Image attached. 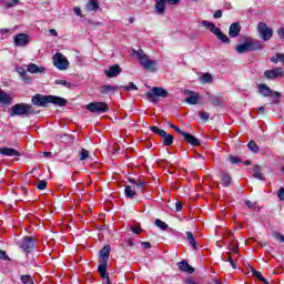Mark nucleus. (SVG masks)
<instances>
[{
  "label": "nucleus",
  "mask_w": 284,
  "mask_h": 284,
  "mask_svg": "<svg viewBox=\"0 0 284 284\" xmlns=\"http://www.w3.org/2000/svg\"><path fill=\"white\" fill-rule=\"evenodd\" d=\"M32 105H38V108H47L48 103H52L58 108H63L68 105V100L57 95H43V94H36L31 99Z\"/></svg>",
  "instance_id": "f257e3e1"
},
{
  "label": "nucleus",
  "mask_w": 284,
  "mask_h": 284,
  "mask_svg": "<svg viewBox=\"0 0 284 284\" xmlns=\"http://www.w3.org/2000/svg\"><path fill=\"white\" fill-rule=\"evenodd\" d=\"M265 45L261 41L246 37L244 42L235 47L237 54H245L247 52H256V50H264Z\"/></svg>",
  "instance_id": "f03ea898"
},
{
  "label": "nucleus",
  "mask_w": 284,
  "mask_h": 284,
  "mask_svg": "<svg viewBox=\"0 0 284 284\" xmlns=\"http://www.w3.org/2000/svg\"><path fill=\"white\" fill-rule=\"evenodd\" d=\"M29 114H36L34 106L26 103H18L11 106L10 116H28Z\"/></svg>",
  "instance_id": "7ed1b4c3"
},
{
  "label": "nucleus",
  "mask_w": 284,
  "mask_h": 284,
  "mask_svg": "<svg viewBox=\"0 0 284 284\" xmlns=\"http://www.w3.org/2000/svg\"><path fill=\"white\" fill-rule=\"evenodd\" d=\"M202 26L206 29L210 30V32H212V34H215V37L222 42V43H231L230 38H227V36L225 33H223V31L216 27V24H214L211 21L207 20H203L202 21Z\"/></svg>",
  "instance_id": "20e7f679"
},
{
  "label": "nucleus",
  "mask_w": 284,
  "mask_h": 284,
  "mask_svg": "<svg viewBox=\"0 0 284 284\" xmlns=\"http://www.w3.org/2000/svg\"><path fill=\"white\" fill-rule=\"evenodd\" d=\"M168 97H170V93L161 87H154L151 91L146 92V99L150 103H158L159 98L168 99Z\"/></svg>",
  "instance_id": "39448f33"
},
{
  "label": "nucleus",
  "mask_w": 284,
  "mask_h": 284,
  "mask_svg": "<svg viewBox=\"0 0 284 284\" xmlns=\"http://www.w3.org/2000/svg\"><path fill=\"white\" fill-rule=\"evenodd\" d=\"M258 92L262 94V97H271L274 99L272 101L273 105H278L281 103V92L278 91H273L267 84L262 83L258 85Z\"/></svg>",
  "instance_id": "423d86ee"
},
{
  "label": "nucleus",
  "mask_w": 284,
  "mask_h": 284,
  "mask_svg": "<svg viewBox=\"0 0 284 284\" xmlns=\"http://www.w3.org/2000/svg\"><path fill=\"white\" fill-rule=\"evenodd\" d=\"M87 110L93 114H105L110 112V106L105 102H91L87 105Z\"/></svg>",
  "instance_id": "0eeeda50"
},
{
  "label": "nucleus",
  "mask_w": 284,
  "mask_h": 284,
  "mask_svg": "<svg viewBox=\"0 0 284 284\" xmlns=\"http://www.w3.org/2000/svg\"><path fill=\"white\" fill-rule=\"evenodd\" d=\"M257 33L260 34V39H262V41H270V39L274 37V30L267 27L265 22H260L257 24Z\"/></svg>",
  "instance_id": "6e6552de"
},
{
  "label": "nucleus",
  "mask_w": 284,
  "mask_h": 284,
  "mask_svg": "<svg viewBox=\"0 0 284 284\" xmlns=\"http://www.w3.org/2000/svg\"><path fill=\"white\" fill-rule=\"evenodd\" d=\"M53 65L58 70H68L70 68V61H68V58L63 53L58 52L53 55Z\"/></svg>",
  "instance_id": "1a4fd4ad"
},
{
  "label": "nucleus",
  "mask_w": 284,
  "mask_h": 284,
  "mask_svg": "<svg viewBox=\"0 0 284 284\" xmlns=\"http://www.w3.org/2000/svg\"><path fill=\"white\" fill-rule=\"evenodd\" d=\"M20 250L27 252V254H30L32 250H34V237L32 236H24L20 242Z\"/></svg>",
  "instance_id": "9d476101"
},
{
  "label": "nucleus",
  "mask_w": 284,
  "mask_h": 284,
  "mask_svg": "<svg viewBox=\"0 0 284 284\" xmlns=\"http://www.w3.org/2000/svg\"><path fill=\"white\" fill-rule=\"evenodd\" d=\"M184 94L187 97L185 103H189V105H199V102L201 101V94H199V92L184 90Z\"/></svg>",
  "instance_id": "9b49d317"
},
{
  "label": "nucleus",
  "mask_w": 284,
  "mask_h": 284,
  "mask_svg": "<svg viewBox=\"0 0 284 284\" xmlns=\"http://www.w3.org/2000/svg\"><path fill=\"white\" fill-rule=\"evenodd\" d=\"M13 43L17 48H26L30 43V36L27 33H18L13 38Z\"/></svg>",
  "instance_id": "f8f14e48"
},
{
  "label": "nucleus",
  "mask_w": 284,
  "mask_h": 284,
  "mask_svg": "<svg viewBox=\"0 0 284 284\" xmlns=\"http://www.w3.org/2000/svg\"><path fill=\"white\" fill-rule=\"evenodd\" d=\"M283 74H284L283 68H280V67H276V68L271 69V70H266L264 72L265 79H270V80L278 79V78L283 77Z\"/></svg>",
  "instance_id": "ddd939ff"
},
{
  "label": "nucleus",
  "mask_w": 284,
  "mask_h": 284,
  "mask_svg": "<svg viewBox=\"0 0 284 284\" xmlns=\"http://www.w3.org/2000/svg\"><path fill=\"white\" fill-rule=\"evenodd\" d=\"M123 70L121 69V67L119 64H113L109 68V70L104 71V74L109 78V79H114L115 77H119V74H121Z\"/></svg>",
  "instance_id": "4468645a"
},
{
  "label": "nucleus",
  "mask_w": 284,
  "mask_h": 284,
  "mask_svg": "<svg viewBox=\"0 0 284 284\" xmlns=\"http://www.w3.org/2000/svg\"><path fill=\"white\" fill-rule=\"evenodd\" d=\"M27 71H29L30 74H45L48 69H45V67H39L36 63H29L27 65Z\"/></svg>",
  "instance_id": "2eb2a0df"
},
{
  "label": "nucleus",
  "mask_w": 284,
  "mask_h": 284,
  "mask_svg": "<svg viewBox=\"0 0 284 284\" xmlns=\"http://www.w3.org/2000/svg\"><path fill=\"white\" fill-rule=\"evenodd\" d=\"M241 34V23L234 22L229 28V37L231 39H236Z\"/></svg>",
  "instance_id": "dca6fc26"
},
{
  "label": "nucleus",
  "mask_w": 284,
  "mask_h": 284,
  "mask_svg": "<svg viewBox=\"0 0 284 284\" xmlns=\"http://www.w3.org/2000/svg\"><path fill=\"white\" fill-rule=\"evenodd\" d=\"M154 1H155L154 12L155 14H159L160 17H162V14H165V10H168V8L165 7L168 3L165 2V0H154Z\"/></svg>",
  "instance_id": "f3484780"
},
{
  "label": "nucleus",
  "mask_w": 284,
  "mask_h": 284,
  "mask_svg": "<svg viewBox=\"0 0 284 284\" xmlns=\"http://www.w3.org/2000/svg\"><path fill=\"white\" fill-rule=\"evenodd\" d=\"M178 267L180 272H185L186 274H194V267L187 263V261L183 260L178 263Z\"/></svg>",
  "instance_id": "a211bd4d"
},
{
  "label": "nucleus",
  "mask_w": 284,
  "mask_h": 284,
  "mask_svg": "<svg viewBox=\"0 0 284 284\" xmlns=\"http://www.w3.org/2000/svg\"><path fill=\"white\" fill-rule=\"evenodd\" d=\"M111 251H112V246H110V244H105L100 251V261L109 262Z\"/></svg>",
  "instance_id": "6ab92c4d"
},
{
  "label": "nucleus",
  "mask_w": 284,
  "mask_h": 284,
  "mask_svg": "<svg viewBox=\"0 0 284 284\" xmlns=\"http://www.w3.org/2000/svg\"><path fill=\"white\" fill-rule=\"evenodd\" d=\"M141 65L144 68V70H149L150 72L156 71V60L146 58L144 61H142Z\"/></svg>",
  "instance_id": "aec40b11"
},
{
  "label": "nucleus",
  "mask_w": 284,
  "mask_h": 284,
  "mask_svg": "<svg viewBox=\"0 0 284 284\" xmlns=\"http://www.w3.org/2000/svg\"><path fill=\"white\" fill-rule=\"evenodd\" d=\"M0 154L2 156H21V153L13 148H1Z\"/></svg>",
  "instance_id": "412c9836"
},
{
  "label": "nucleus",
  "mask_w": 284,
  "mask_h": 284,
  "mask_svg": "<svg viewBox=\"0 0 284 284\" xmlns=\"http://www.w3.org/2000/svg\"><path fill=\"white\" fill-rule=\"evenodd\" d=\"M220 179L224 187H230L232 185V175H230V173L221 171Z\"/></svg>",
  "instance_id": "4be33fe9"
},
{
  "label": "nucleus",
  "mask_w": 284,
  "mask_h": 284,
  "mask_svg": "<svg viewBox=\"0 0 284 284\" xmlns=\"http://www.w3.org/2000/svg\"><path fill=\"white\" fill-rule=\"evenodd\" d=\"M160 136L163 139V145L170 146L174 143V136L165 131H160Z\"/></svg>",
  "instance_id": "5701e85b"
},
{
  "label": "nucleus",
  "mask_w": 284,
  "mask_h": 284,
  "mask_svg": "<svg viewBox=\"0 0 284 284\" xmlns=\"http://www.w3.org/2000/svg\"><path fill=\"white\" fill-rule=\"evenodd\" d=\"M0 103L2 105H10L12 103V97L8 92L0 90Z\"/></svg>",
  "instance_id": "b1692460"
},
{
  "label": "nucleus",
  "mask_w": 284,
  "mask_h": 284,
  "mask_svg": "<svg viewBox=\"0 0 284 284\" xmlns=\"http://www.w3.org/2000/svg\"><path fill=\"white\" fill-rule=\"evenodd\" d=\"M129 183H132V185L138 187V190H140V192H143V187H145V185H146L145 180L134 179V178H130Z\"/></svg>",
  "instance_id": "393cba45"
},
{
  "label": "nucleus",
  "mask_w": 284,
  "mask_h": 284,
  "mask_svg": "<svg viewBox=\"0 0 284 284\" xmlns=\"http://www.w3.org/2000/svg\"><path fill=\"white\" fill-rule=\"evenodd\" d=\"M183 136L186 142L190 143L193 148H196V145H201V141L196 139V136L190 134V133H183Z\"/></svg>",
  "instance_id": "a878e982"
},
{
  "label": "nucleus",
  "mask_w": 284,
  "mask_h": 284,
  "mask_svg": "<svg viewBox=\"0 0 284 284\" xmlns=\"http://www.w3.org/2000/svg\"><path fill=\"white\" fill-rule=\"evenodd\" d=\"M253 178L257 179L258 181H265V175L261 172L260 165L253 166Z\"/></svg>",
  "instance_id": "bb28decb"
},
{
  "label": "nucleus",
  "mask_w": 284,
  "mask_h": 284,
  "mask_svg": "<svg viewBox=\"0 0 284 284\" xmlns=\"http://www.w3.org/2000/svg\"><path fill=\"white\" fill-rule=\"evenodd\" d=\"M119 90V87H112L110 84H105L101 87L100 92L101 94H110V92H116Z\"/></svg>",
  "instance_id": "cd10ccee"
},
{
  "label": "nucleus",
  "mask_w": 284,
  "mask_h": 284,
  "mask_svg": "<svg viewBox=\"0 0 284 284\" xmlns=\"http://www.w3.org/2000/svg\"><path fill=\"white\" fill-rule=\"evenodd\" d=\"M250 270L253 274V276H256L258 281H261L263 284H270V282L261 274V272L256 271L254 267L250 266Z\"/></svg>",
  "instance_id": "c85d7f7f"
},
{
  "label": "nucleus",
  "mask_w": 284,
  "mask_h": 284,
  "mask_svg": "<svg viewBox=\"0 0 284 284\" xmlns=\"http://www.w3.org/2000/svg\"><path fill=\"white\" fill-rule=\"evenodd\" d=\"M214 81V77L211 73H203L200 78V83L210 84Z\"/></svg>",
  "instance_id": "c756f323"
},
{
  "label": "nucleus",
  "mask_w": 284,
  "mask_h": 284,
  "mask_svg": "<svg viewBox=\"0 0 284 284\" xmlns=\"http://www.w3.org/2000/svg\"><path fill=\"white\" fill-rule=\"evenodd\" d=\"M87 10L89 12H97L99 10V2L97 0H91L87 3Z\"/></svg>",
  "instance_id": "7c9ffc66"
},
{
  "label": "nucleus",
  "mask_w": 284,
  "mask_h": 284,
  "mask_svg": "<svg viewBox=\"0 0 284 284\" xmlns=\"http://www.w3.org/2000/svg\"><path fill=\"white\" fill-rule=\"evenodd\" d=\"M186 239L190 245H192L193 250H199V246H196V239H194V234L192 232H186Z\"/></svg>",
  "instance_id": "2f4dec72"
},
{
  "label": "nucleus",
  "mask_w": 284,
  "mask_h": 284,
  "mask_svg": "<svg viewBox=\"0 0 284 284\" xmlns=\"http://www.w3.org/2000/svg\"><path fill=\"white\" fill-rule=\"evenodd\" d=\"M209 94V101L211 103V105H214L215 108H217L219 105H221V98L214 94Z\"/></svg>",
  "instance_id": "473e14b6"
},
{
  "label": "nucleus",
  "mask_w": 284,
  "mask_h": 284,
  "mask_svg": "<svg viewBox=\"0 0 284 284\" xmlns=\"http://www.w3.org/2000/svg\"><path fill=\"white\" fill-rule=\"evenodd\" d=\"M133 54H135L140 61V64L143 63V61H145L148 59V55L145 54V52L140 49L139 51L133 50Z\"/></svg>",
  "instance_id": "72a5a7b5"
},
{
  "label": "nucleus",
  "mask_w": 284,
  "mask_h": 284,
  "mask_svg": "<svg viewBox=\"0 0 284 284\" xmlns=\"http://www.w3.org/2000/svg\"><path fill=\"white\" fill-rule=\"evenodd\" d=\"M124 194L126 199H134V196H136V191L133 190L130 185H126L124 189Z\"/></svg>",
  "instance_id": "f704fd0d"
},
{
  "label": "nucleus",
  "mask_w": 284,
  "mask_h": 284,
  "mask_svg": "<svg viewBox=\"0 0 284 284\" xmlns=\"http://www.w3.org/2000/svg\"><path fill=\"white\" fill-rule=\"evenodd\" d=\"M1 2L8 9L14 8V6H19V0H1Z\"/></svg>",
  "instance_id": "c9c22d12"
},
{
  "label": "nucleus",
  "mask_w": 284,
  "mask_h": 284,
  "mask_svg": "<svg viewBox=\"0 0 284 284\" xmlns=\"http://www.w3.org/2000/svg\"><path fill=\"white\" fill-rule=\"evenodd\" d=\"M79 161H85V159L90 158V152H88V150L85 149H81L79 152Z\"/></svg>",
  "instance_id": "e433bc0d"
},
{
  "label": "nucleus",
  "mask_w": 284,
  "mask_h": 284,
  "mask_svg": "<svg viewBox=\"0 0 284 284\" xmlns=\"http://www.w3.org/2000/svg\"><path fill=\"white\" fill-rule=\"evenodd\" d=\"M247 148L251 150V152H254V154L258 153V144H256V142L250 141L247 143Z\"/></svg>",
  "instance_id": "4c0bfd02"
},
{
  "label": "nucleus",
  "mask_w": 284,
  "mask_h": 284,
  "mask_svg": "<svg viewBox=\"0 0 284 284\" xmlns=\"http://www.w3.org/2000/svg\"><path fill=\"white\" fill-rule=\"evenodd\" d=\"M98 272L100 274H103V272H108V262L100 261V264L98 266Z\"/></svg>",
  "instance_id": "58836bf2"
},
{
  "label": "nucleus",
  "mask_w": 284,
  "mask_h": 284,
  "mask_svg": "<svg viewBox=\"0 0 284 284\" xmlns=\"http://www.w3.org/2000/svg\"><path fill=\"white\" fill-rule=\"evenodd\" d=\"M20 281L23 284H34V280H32V276L30 275H22Z\"/></svg>",
  "instance_id": "ea45409f"
},
{
  "label": "nucleus",
  "mask_w": 284,
  "mask_h": 284,
  "mask_svg": "<svg viewBox=\"0 0 284 284\" xmlns=\"http://www.w3.org/2000/svg\"><path fill=\"white\" fill-rule=\"evenodd\" d=\"M155 225H156V227H160V230H164V231L170 227L165 222H163L159 219L155 220Z\"/></svg>",
  "instance_id": "a19ab883"
},
{
  "label": "nucleus",
  "mask_w": 284,
  "mask_h": 284,
  "mask_svg": "<svg viewBox=\"0 0 284 284\" xmlns=\"http://www.w3.org/2000/svg\"><path fill=\"white\" fill-rule=\"evenodd\" d=\"M121 88H123L125 92H130L132 90H139V88L136 87V84H134V82H130L129 85H122Z\"/></svg>",
  "instance_id": "79ce46f5"
},
{
  "label": "nucleus",
  "mask_w": 284,
  "mask_h": 284,
  "mask_svg": "<svg viewBox=\"0 0 284 284\" xmlns=\"http://www.w3.org/2000/svg\"><path fill=\"white\" fill-rule=\"evenodd\" d=\"M199 116L201 121H204V122L210 120V113H207L206 111H199Z\"/></svg>",
  "instance_id": "37998d69"
},
{
  "label": "nucleus",
  "mask_w": 284,
  "mask_h": 284,
  "mask_svg": "<svg viewBox=\"0 0 284 284\" xmlns=\"http://www.w3.org/2000/svg\"><path fill=\"white\" fill-rule=\"evenodd\" d=\"M37 190H45L48 187V182L44 180H41L36 185Z\"/></svg>",
  "instance_id": "c03bdc74"
},
{
  "label": "nucleus",
  "mask_w": 284,
  "mask_h": 284,
  "mask_svg": "<svg viewBox=\"0 0 284 284\" xmlns=\"http://www.w3.org/2000/svg\"><path fill=\"white\" fill-rule=\"evenodd\" d=\"M55 85H64V88H72V83L65 80H55Z\"/></svg>",
  "instance_id": "a18cd8bd"
},
{
  "label": "nucleus",
  "mask_w": 284,
  "mask_h": 284,
  "mask_svg": "<svg viewBox=\"0 0 284 284\" xmlns=\"http://www.w3.org/2000/svg\"><path fill=\"white\" fill-rule=\"evenodd\" d=\"M229 160L233 165H239V163H241V159H239V156L231 155L229 156Z\"/></svg>",
  "instance_id": "49530a36"
},
{
  "label": "nucleus",
  "mask_w": 284,
  "mask_h": 284,
  "mask_svg": "<svg viewBox=\"0 0 284 284\" xmlns=\"http://www.w3.org/2000/svg\"><path fill=\"white\" fill-rule=\"evenodd\" d=\"M273 236H274V239L280 241V243H284V235L283 234H281L278 232H275V233H273Z\"/></svg>",
  "instance_id": "de8ad7c7"
},
{
  "label": "nucleus",
  "mask_w": 284,
  "mask_h": 284,
  "mask_svg": "<svg viewBox=\"0 0 284 284\" xmlns=\"http://www.w3.org/2000/svg\"><path fill=\"white\" fill-rule=\"evenodd\" d=\"M16 71L18 74H20L21 78L28 73L23 67H17Z\"/></svg>",
  "instance_id": "09e8293b"
},
{
  "label": "nucleus",
  "mask_w": 284,
  "mask_h": 284,
  "mask_svg": "<svg viewBox=\"0 0 284 284\" xmlns=\"http://www.w3.org/2000/svg\"><path fill=\"white\" fill-rule=\"evenodd\" d=\"M0 258H1V261H10L8 253H6V251H3V250H0Z\"/></svg>",
  "instance_id": "8fccbe9b"
},
{
  "label": "nucleus",
  "mask_w": 284,
  "mask_h": 284,
  "mask_svg": "<svg viewBox=\"0 0 284 284\" xmlns=\"http://www.w3.org/2000/svg\"><path fill=\"white\" fill-rule=\"evenodd\" d=\"M168 6H179L181 3V0H164Z\"/></svg>",
  "instance_id": "3c124183"
},
{
  "label": "nucleus",
  "mask_w": 284,
  "mask_h": 284,
  "mask_svg": "<svg viewBox=\"0 0 284 284\" xmlns=\"http://www.w3.org/2000/svg\"><path fill=\"white\" fill-rule=\"evenodd\" d=\"M223 261H229V263L232 265L233 270H236V263L234 262V260L232 258V256L229 255V260H226L225 257H223Z\"/></svg>",
  "instance_id": "603ef678"
},
{
  "label": "nucleus",
  "mask_w": 284,
  "mask_h": 284,
  "mask_svg": "<svg viewBox=\"0 0 284 284\" xmlns=\"http://www.w3.org/2000/svg\"><path fill=\"white\" fill-rule=\"evenodd\" d=\"M151 132H154L160 136V132H163V129H159L158 126H150Z\"/></svg>",
  "instance_id": "864d4df0"
},
{
  "label": "nucleus",
  "mask_w": 284,
  "mask_h": 284,
  "mask_svg": "<svg viewBox=\"0 0 284 284\" xmlns=\"http://www.w3.org/2000/svg\"><path fill=\"white\" fill-rule=\"evenodd\" d=\"M280 201H284V187H281L277 193Z\"/></svg>",
  "instance_id": "5fc2aeb1"
},
{
  "label": "nucleus",
  "mask_w": 284,
  "mask_h": 284,
  "mask_svg": "<svg viewBox=\"0 0 284 284\" xmlns=\"http://www.w3.org/2000/svg\"><path fill=\"white\" fill-rule=\"evenodd\" d=\"M223 17V11L222 10H216L213 14L214 19H221Z\"/></svg>",
  "instance_id": "6e6d98bb"
},
{
  "label": "nucleus",
  "mask_w": 284,
  "mask_h": 284,
  "mask_svg": "<svg viewBox=\"0 0 284 284\" xmlns=\"http://www.w3.org/2000/svg\"><path fill=\"white\" fill-rule=\"evenodd\" d=\"M21 79L24 81V83H32V78H30V75H28V73L26 75H23Z\"/></svg>",
  "instance_id": "4d7b16f0"
},
{
  "label": "nucleus",
  "mask_w": 284,
  "mask_h": 284,
  "mask_svg": "<svg viewBox=\"0 0 284 284\" xmlns=\"http://www.w3.org/2000/svg\"><path fill=\"white\" fill-rule=\"evenodd\" d=\"M101 278H105L106 283L110 281V275L108 274V271H104L103 273H100Z\"/></svg>",
  "instance_id": "13d9d810"
},
{
  "label": "nucleus",
  "mask_w": 284,
  "mask_h": 284,
  "mask_svg": "<svg viewBox=\"0 0 284 284\" xmlns=\"http://www.w3.org/2000/svg\"><path fill=\"white\" fill-rule=\"evenodd\" d=\"M277 34H278L280 39H284V28L283 27L277 29Z\"/></svg>",
  "instance_id": "bf43d9fd"
},
{
  "label": "nucleus",
  "mask_w": 284,
  "mask_h": 284,
  "mask_svg": "<svg viewBox=\"0 0 284 284\" xmlns=\"http://www.w3.org/2000/svg\"><path fill=\"white\" fill-rule=\"evenodd\" d=\"M175 210H176V212H181V210H183V203L176 202L175 203Z\"/></svg>",
  "instance_id": "052dcab7"
},
{
  "label": "nucleus",
  "mask_w": 284,
  "mask_h": 284,
  "mask_svg": "<svg viewBox=\"0 0 284 284\" xmlns=\"http://www.w3.org/2000/svg\"><path fill=\"white\" fill-rule=\"evenodd\" d=\"M142 247H144V250H150V247H152V244H150V242H141Z\"/></svg>",
  "instance_id": "680f3d73"
},
{
  "label": "nucleus",
  "mask_w": 284,
  "mask_h": 284,
  "mask_svg": "<svg viewBox=\"0 0 284 284\" xmlns=\"http://www.w3.org/2000/svg\"><path fill=\"white\" fill-rule=\"evenodd\" d=\"M131 232H133V234H141V229L136 226H132Z\"/></svg>",
  "instance_id": "e2e57ef3"
},
{
  "label": "nucleus",
  "mask_w": 284,
  "mask_h": 284,
  "mask_svg": "<svg viewBox=\"0 0 284 284\" xmlns=\"http://www.w3.org/2000/svg\"><path fill=\"white\" fill-rule=\"evenodd\" d=\"M73 12L77 17H81V8L79 7L73 8Z\"/></svg>",
  "instance_id": "0e129e2a"
},
{
  "label": "nucleus",
  "mask_w": 284,
  "mask_h": 284,
  "mask_svg": "<svg viewBox=\"0 0 284 284\" xmlns=\"http://www.w3.org/2000/svg\"><path fill=\"white\" fill-rule=\"evenodd\" d=\"M244 203H245L246 207H250V209L254 207V203H252V201H250V200H245Z\"/></svg>",
  "instance_id": "69168bd1"
},
{
  "label": "nucleus",
  "mask_w": 284,
  "mask_h": 284,
  "mask_svg": "<svg viewBox=\"0 0 284 284\" xmlns=\"http://www.w3.org/2000/svg\"><path fill=\"white\" fill-rule=\"evenodd\" d=\"M126 245H128V247H134V241L132 239H129L126 241Z\"/></svg>",
  "instance_id": "338daca9"
},
{
  "label": "nucleus",
  "mask_w": 284,
  "mask_h": 284,
  "mask_svg": "<svg viewBox=\"0 0 284 284\" xmlns=\"http://www.w3.org/2000/svg\"><path fill=\"white\" fill-rule=\"evenodd\" d=\"M185 283H186V284H199V283H196V282L194 281V278H187V280L185 281Z\"/></svg>",
  "instance_id": "774afa93"
}]
</instances>
